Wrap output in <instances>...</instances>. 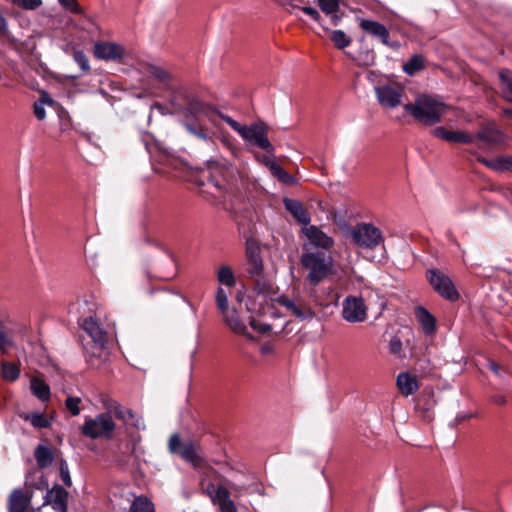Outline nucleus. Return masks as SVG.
<instances>
[{
    "mask_svg": "<svg viewBox=\"0 0 512 512\" xmlns=\"http://www.w3.org/2000/svg\"><path fill=\"white\" fill-rule=\"evenodd\" d=\"M404 110L417 122L425 126H433L442 121L446 105L429 95H419L412 103L403 105Z\"/></svg>",
    "mask_w": 512,
    "mask_h": 512,
    "instance_id": "f257e3e1",
    "label": "nucleus"
},
{
    "mask_svg": "<svg viewBox=\"0 0 512 512\" xmlns=\"http://www.w3.org/2000/svg\"><path fill=\"white\" fill-rule=\"evenodd\" d=\"M172 103L187 119L198 120L199 117L203 116L213 121L214 116L220 117V114H222L214 106L201 101L184 88L175 92Z\"/></svg>",
    "mask_w": 512,
    "mask_h": 512,
    "instance_id": "f03ea898",
    "label": "nucleus"
},
{
    "mask_svg": "<svg viewBox=\"0 0 512 512\" xmlns=\"http://www.w3.org/2000/svg\"><path fill=\"white\" fill-rule=\"evenodd\" d=\"M220 118L234 131H236L246 142L265 150L269 154L273 153L274 146L268 139V127L265 123H253L247 126L240 124L225 114H220Z\"/></svg>",
    "mask_w": 512,
    "mask_h": 512,
    "instance_id": "7ed1b4c3",
    "label": "nucleus"
},
{
    "mask_svg": "<svg viewBox=\"0 0 512 512\" xmlns=\"http://www.w3.org/2000/svg\"><path fill=\"white\" fill-rule=\"evenodd\" d=\"M330 257L324 252L305 253L301 257L302 266L308 270L307 281L310 285L316 286L324 280L331 272Z\"/></svg>",
    "mask_w": 512,
    "mask_h": 512,
    "instance_id": "20e7f679",
    "label": "nucleus"
},
{
    "mask_svg": "<svg viewBox=\"0 0 512 512\" xmlns=\"http://www.w3.org/2000/svg\"><path fill=\"white\" fill-rule=\"evenodd\" d=\"M115 428L116 424L110 414L100 413L94 418H85V421L81 426V434L90 439L110 440L113 438Z\"/></svg>",
    "mask_w": 512,
    "mask_h": 512,
    "instance_id": "39448f33",
    "label": "nucleus"
},
{
    "mask_svg": "<svg viewBox=\"0 0 512 512\" xmlns=\"http://www.w3.org/2000/svg\"><path fill=\"white\" fill-rule=\"evenodd\" d=\"M425 275L434 291L445 300L455 302L460 298L452 279L441 270L430 268L426 270Z\"/></svg>",
    "mask_w": 512,
    "mask_h": 512,
    "instance_id": "423d86ee",
    "label": "nucleus"
},
{
    "mask_svg": "<svg viewBox=\"0 0 512 512\" xmlns=\"http://www.w3.org/2000/svg\"><path fill=\"white\" fill-rule=\"evenodd\" d=\"M374 92L380 106L393 109L401 105L405 87L399 82L388 80L375 86Z\"/></svg>",
    "mask_w": 512,
    "mask_h": 512,
    "instance_id": "0eeeda50",
    "label": "nucleus"
},
{
    "mask_svg": "<svg viewBox=\"0 0 512 512\" xmlns=\"http://www.w3.org/2000/svg\"><path fill=\"white\" fill-rule=\"evenodd\" d=\"M206 165L207 168L202 171V180H200L199 185L205 186L206 183L204 179H206L208 185L213 187L220 195L225 194L227 192V166L224 163L212 159L207 160Z\"/></svg>",
    "mask_w": 512,
    "mask_h": 512,
    "instance_id": "6e6552de",
    "label": "nucleus"
},
{
    "mask_svg": "<svg viewBox=\"0 0 512 512\" xmlns=\"http://www.w3.org/2000/svg\"><path fill=\"white\" fill-rule=\"evenodd\" d=\"M353 242L362 248L374 249L383 243V235L379 228L370 223H359L351 232Z\"/></svg>",
    "mask_w": 512,
    "mask_h": 512,
    "instance_id": "1a4fd4ad",
    "label": "nucleus"
},
{
    "mask_svg": "<svg viewBox=\"0 0 512 512\" xmlns=\"http://www.w3.org/2000/svg\"><path fill=\"white\" fill-rule=\"evenodd\" d=\"M168 451L191 463L194 467H200L204 461L197 453L194 443L192 441L183 442L178 433H174L169 437Z\"/></svg>",
    "mask_w": 512,
    "mask_h": 512,
    "instance_id": "9d476101",
    "label": "nucleus"
},
{
    "mask_svg": "<svg viewBox=\"0 0 512 512\" xmlns=\"http://www.w3.org/2000/svg\"><path fill=\"white\" fill-rule=\"evenodd\" d=\"M343 318L350 323L363 322L367 317V307L361 297L348 296L343 301Z\"/></svg>",
    "mask_w": 512,
    "mask_h": 512,
    "instance_id": "9b49d317",
    "label": "nucleus"
},
{
    "mask_svg": "<svg viewBox=\"0 0 512 512\" xmlns=\"http://www.w3.org/2000/svg\"><path fill=\"white\" fill-rule=\"evenodd\" d=\"M93 54L97 59L122 63L125 49L115 42L99 41L94 45Z\"/></svg>",
    "mask_w": 512,
    "mask_h": 512,
    "instance_id": "f8f14e48",
    "label": "nucleus"
},
{
    "mask_svg": "<svg viewBox=\"0 0 512 512\" xmlns=\"http://www.w3.org/2000/svg\"><path fill=\"white\" fill-rule=\"evenodd\" d=\"M68 491L59 484H54L51 489H47L44 496V505H50L56 512L68 511Z\"/></svg>",
    "mask_w": 512,
    "mask_h": 512,
    "instance_id": "ddd939ff",
    "label": "nucleus"
},
{
    "mask_svg": "<svg viewBox=\"0 0 512 512\" xmlns=\"http://www.w3.org/2000/svg\"><path fill=\"white\" fill-rule=\"evenodd\" d=\"M246 257L247 266L245 271L248 279L251 280L263 273V261L260 248L256 244L247 241Z\"/></svg>",
    "mask_w": 512,
    "mask_h": 512,
    "instance_id": "4468645a",
    "label": "nucleus"
},
{
    "mask_svg": "<svg viewBox=\"0 0 512 512\" xmlns=\"http://www.w3.org/2000/svg\"><path fill=\"white\" fill-rule=\"evenodd\" d=\"M274 301H276L279 305L285 307L292 315H294L296 318L300 320L313 318L315 315L311 307L302 300L295 302L291 300L289 297L281 295L277 297Z\"/></svg>",
    "mask_w": 512,
    "mask_h": 512,
    "instance_id": "2eb2a0df",
    "label": "nucleus"
},
{
    "mask_svg": "<svg viewBox=\"0 0 512 512\" xmlns=\"http://www.w3.org/2000/svg\"><path fill=\"white\" fill-rule=\"evenodd\" d=\"M82 329L91 339L93 347H105L109 342L108 333L92 318H85L81 324Z\"/></svg>",
    "mask_w": 512,
    "mask_h": 512,
    "instance_id": "dca6fc26",
    "label": "nucleus"
},
{
    "mask_svg": "<svg viewBox=\"0 0 512 512\" xmlns=\"http://www.w3.org/2000/svg\"><path fill=\"white\" fill-rule=\"evenodd\" d=\"M360 28L371 36L379 39L385 46L395 48L397 43L390 42V33L385 25L378 21L363 19L360 22Z\"/></svg>",
    "mask_w": 512,
    "mask_h": 512,
    "instance_id": "f3484780",
    "label": "nucleus"
},
{
    "mask_svg": "<svg viewBox=\"0 0 512 512\" xmlns=\"http://www.w3.org/2000/svg\"><path fill=\"white\" fill-rule=\"evenodd\" d=\"M431 134L436 138L450 143L470 144L473 142L472 137L466 132L451 131L443 126L433 128Z\"/></svg>",
    "mask_w": 512,
    "mask_h": 512,
    "instance_id": "a211bd4d",
    "label": "nucleus"
},
{
    "mask_svg": "<svg viewBox=\"0 0 512 512\" xmlns=\"http://www.w3.org/2000/svg\"><path fill=\"white\" fill-rule=\"evenodd\" d=\"M33 493L23 492L21 489H15L8 499L9 512H25L31 502Z\"/></svg>",
    "mask_w": 512,
    "mask_h": 512,
    "instance_id": "6ab92c4d",
    "label": "nucleus"
},
{
    "mask_svg": "<svg viewBox=\"0 0 512 512\" xmlns=\"http://www.w3.org/2000/svg\"><path fill=\"white\" fill-rule=\"evenodd\" d=\"M415 318L420 324L424 334L431 336L435 334L437 329L436 318L423 306H417L415 308Z\"/></svg>",
    "mask_w": 512,
    "mask_h": 512,
    "instance_id": "aec40b11",
    "label": "nucleus"
},
{
    "mask_svg": "<svg viewBox=\"0 0 512 512\" xmlns=\"http://www.w3.org/2000/svg\"><path fill=\"white\" fill-rule=\"evenodd\" d=\"M285 209L291 213V215L303 225H307L310 223V215L304 209L302 203L295 199L284 198L283 200Z\"/></svg>",
    "mask_w": 512,
    "mask_h": 512,
    "instance_id": "412c9836",
    "label": "nucleus"
},
{
    "mask_svg": "<svg viewBox=\"0 0 512 512\" xmlns=\"http://www.w3.org/2000/svg\"><path fill=\"white\" fill-rule=\"evenodd\" d=\"M305 234L309 239L310 243L317 247L328 249L333 245L332 238L328 237L323 231H321L316 226H310L306 228Z\"/></svg>",
    "mask_w": 512,
    "mask_h": 512,
    "instance_id": "4be33fe9",
    "label": "nucleus"
},
{
    "mask_svg": "<svg viewBox=\"0 0 512 512\" xmlns=\"http://www.w3.org/2000/svg\"><path fill=\"white\" fill-rule=\"evenodd\" d=\"M86 362L93 368H99L108 358L107 346L105 347H85Z\"/></svg>",
    "mask_w": 512,
    "mask_h": 512,
    "instance_id": "5701e85b",
    "label": "nucleus"
},
{
    "mask_svg": "<svg viewBox=\"0 0 512 512\" xmlns=\"http://www.w3.org/2000/svg\"><path fill=\"white\" fill-rule=\"evenodd\" d=\"M397 386L404 396L414 394L419 387L417 379L407 372H402L397 376Z\"/></svg>",
    "mask_w": 512,
    "mask_h": 512,
    "instance_id": "b1692460",
    "label": "nucleus"
},
{
    "mask_svg": "<svg viewBox=\"0 0 512 512\" xmlns=\"http://www.w3.org/2000/svg\"><path fill=\"white\" fill-rule=\"evenodd\" d=\"M224 321L226 325L235 333L238 334H244L246 331V325L241 321L239 318L237 311L235 309L233 310H226L225 313H222Z\"/></svg>",
    "mask_w": 512,
    "mask_h": 512,
    "instance_id": "393cba45",
    "label": "nucleus"
},
{
    "mask_svg": "<svg viewBox=\"0 0 512 512\" xmlns=\"http://www.w3.org/2000/svg\"><path fill=\"white\" fill-rule=\"evenodd\" d=\"M499 80L502 97L512 103V71L509 69L500 70Z\"/></svg>",
    "mask_w": 512,
    "mask_h": 512,
    "instance_id": "a878e982",
    "label": "nucleus"
},
{
    "mask_svg": "<svg viewBox=\"0 0 512 512\" xmlns=\"http://www.w3.org/2000/svg\"><path fill=\"white\" fill-rule=\"evenodd\" d=\"M267 167L269 168L271 174L280 182L286 185H293L296 182L295 178L274 160H268Z\"/></svg>",
    "mask_w": 512,
    "mask_h": 512,
    "instance_id": "bb28decb",
    "label": "nucleus"
},
{
    "mask_svg": "<svg viewBox=\"0 0 512 512\" xmlns=\"http://www.w3.org/2000/svg\"><path fill=\"white\" fill-rule=\"evenodd\" d=\"M34 457L38 467L41 469L49 467L54 460V455L50 448L44 445H38L36 447L34 451Z\"/></svg>",
    "mask_w": 512,
    "mask_h": 512,
    "instance_id": "cd10ccee",
    "label": "nucleus"
},
{
    "mask_svg": "<svg viewBox=\"0 0 512 512\" xmlns=\"http://www.w3.org/2000/svg\"><path fill=\"white\" fill-rule=\"evenodd\" d=\"M324 31L330 34V40L333 42L334 46L343 50L348 47L352 40L351 38L342 30H330L328 27L322 25Z\"/></svg>",
    "mask_w": 512,
    "mask_h": 512,
    "instance_id": "c85d7f7f",
    "label": "nucleus"
},
{
    "mask_svg": "<svg viewBox=\"0 0 512 512\" xmlns=\"http://www.w3.org/2000/svg\"><path fill=\"white\" fill-rule=\"evenodd\" d=\"M477 139L485 145H496L502 141V134L494 128H484L477 133Z\"/></svg>",
    "mask_w": 512,
    "mask_h": 512,
    "instance_id": "c756f323",
    "label": "nucleus"
},
{
    "mask_svg": "<svg viewBox=\"0 0 512 512\" xmlns=\"http://www.w3.org/2000/svg\"><path fill=\"white\" fill-rule=\"evenodd\" d=\"M30 388L39 400L46 401L50 398V387L49 385L39 378H33L30 382Z\"/></svg>",
    "mask_w": 512,
    "mask_h": 512,
    "instance_id": "7c9ffc66",
    "label": "nucleus"
},
{
    "mask_svg": "<svg viewBox=\"0 0 512 512\" xmlns=\"http://www.w3.org/2000/svg\"><path fill=\"white\" fill-rule=\"evenodd\" d=\"M250 281L253 283L254 291H256L260 295L267 296L273 292V284L264 275V273L252 278Z\"/></svg>",
    "mask_w": 512,
    "mask_h": 512,
    "instance_id": "2f4dec72",
    "label": "nucleus"
},
{
    "mask_svg": "<svg viewBox=\"0 0 512 512\" xmlns=\"http://www.w3.org/2000/svg\"><path fill=\"white\" fill-rule=\"evenodd\" d=\"M137 441L130 440L127 441L122 449V446L119 445L118 450L119 453L116 456V461L119 465H126L129 462V458L135 454L136 452Z\"/></svg>",
    "mask_w": 512,
    "mask_h": 512,
    "instance_id": "473e14b6",
    "label": "nucleus"
},
{
    "mask_svg": "<svg viewBox=\"0 0 512 512\" xmlns=\"http://www.w3.org/2000/svg\"><path fill=\"white\" fill-rule=\"evenodd\" d=\"M1 375L6 381H16L20 376L19 365L9 361H2L1 363Z\"/></svg>",
    "mask_w": 512,
    "mask_h": 512,
    "instance_id": "72a5a7b5",
    "label": "nucleus"
},
{
    "mask_svg": "<svg viewBox=\"0 0 512 512\" xmlns=\"http://www.w3.org/2000/svg\"><path fill=\"white\" fill-rule=\"evenodd\" d=\"M103 405L104 408L106 409L105 413H109L111 417L115 416L117 419L121 421L126 417V411H128L129 409L112 399L105 400Z\"/></svg>",
    "mask_w": 512,
    "mask_h": 512,
    "instance_id": "f704fd0d",
    "label": "nucleus"
},
{
    "mask_svg": "<svg viewBox=\"0 0 512 512\" xmlns=\"http://www.w3.org/2000/svg\"><path fill=\"white\" fill-rule=\"evenodd\" d=\"M146 71L149 76L161 84H168L171 81V74L159 66L149 64Z\"/></svg>",
    "mask_w": 512,
    "mask_h": 512,
    "instance_id": "c9c22d12",
    "label": "nucleus"
},
{
    "mask_svg": "<svg viewBox=\"0 0 512 512\" xmlns=\"http://www.w3.org/2000/svg\"><path fill=\"white\" fill-rule=\"evenodd\" d=\"M217 280L220 284L227 287H234L236 285L234 272L229 266L226 265H223L218 269Z\"/></svg>",
    "mask_w": 512,
    "mask_h": 512,
    "instance_id": "e433bc0d",
    "label": "nucleus"
},
{
    "mask_svg": "<svg viewBox=\"0 0 512 512\" xmlns=\"http://www.w3.org/2000/svg\"><path fill=\"white\" fill-rule=\"evenodd\" d=\"M424 68V60L421 55H413L404 65L403 70L408 75H414L416 72Z\"/></svg>",
    "mask_w": 512,
    "mask_h": 512,
    "instance_id": "4c0bfd02",
    "label": "nucleus"
},
{
    "mask_svg": "<svg viewBox=\"0 0 512 512\" xmlns=\"http://www.w3.org/2000/svg\"><path fill=\"white\" fill-rule=\"evenodd\" d=\"M72 57L75 63L80 67L82 74L90 73L91 67L89 65L88 57L82 50L74 49L72 52Z\"/></svg>",
    "mask_w": 512,
    "mask_h": 512,
    "instance_id": "58836bf2",
    "label": "nucleus"
},
{
    "mask_svg": "<svg viewBox=\"0 0 512 512\" xmlns=\"http://www.w3.org/2000/svg\"><path fill=\"white\" fill-rule=\"evenodd\" d=\"M130 512H154L153 504L145 497H138L132 502Z\"/></svg>",
    "mask_w": 512,
    "mask_h": 512,
    "instance_id": "ea45409f",
    "label": "nucleus"
},
{
    "mask_svg": "<svg viewBox=\"0 0 512 512\" xmlns=\"http://www.w3.org/2000/svg\"><path fill=\"white\" fill-rule=\"evenodd\" d=\"M14 346L13 339L8 334L3 324L0 322V352L1 354H7L9 349Z\"/></svg>",
    "mask_w": 512,
    "mask_h": 512,
    "instance_id": "a19ab883",
    "label": "nucleus"
},
{
    "mask_svg": "<svg viewBox=\"0 0 512 512\" xmlns=\"http://www.w3.org/2000/svg\"><path fill=\"white\" fill-rule=\"evenodd\" d=\"M122 421L126 425L133 426V427H135L137 429H144L145 428V424H144L143 418L141 416L137 415L131 409H128V411H126V417L124 419H122Z\"/></svg>",
    "mask_w": 512,
    "mask_h": 512,
    "instance_id": "79ce46f5",
    "label": "nucleus"
},
{
    "mask_svg": "<svg viewBox=\"0 0 512 512\" xmlns=\"http://www.w3.org/2000/svg\"><path fill=\"white\" fill-rule=\"evenodd\" d=\"M215 301L221 313H225V311L228 310V296L223 288H217Z\"/></svg>",
    "mask_w": 512,
    "mask_h": 512,
    "instance_id": "37998d69",
    "label": "nucleus"
},
{
    "mask_svg": "<svg viewBox=\"0 0 512 512\" xmlns=\"http://www.w3.org/2000/svg\"><path fill=\"white\" fill-rule=\"evenodd\" d=\"M318 5L325 14H334L339 10V0H318Z\"/></svg>",
    "mask_w": 512,
    "mask_h": 512,
    "instance_id": "c03bdc74",
    "label": "nucleus"
},
{
    "mask_svg": "<svg viewBox=\"0 0 512 512\" xmlns=\"http://www.w3.org/2000/svg\"><path fill=\"white\" fill-rule=\"evenodd\" d=\"M184 127L190 134L196 136L197 138H200L203 140L209 139V134H208L207 129H205L201 126H195L192 123H184Z\"/></svg>",
    "mask_w": 512,
    "mask_h": 512,
    "instance_id": "a18cd8bd",
    "label": "nucleus"
},
{
    "mask_svg": "<svg viewBox=\"0 0 512 512\" xmlns=\"http://www.w3.org/2000/svg\"><path fill=\"white\" fill-rule=\"evenodd\" d=\"M389 351L391 354L395 355L398 358H402L403 355V349H402V341L400 337L397 335L393 336L389 341Z\"/></svg>",
    "mask_w": 512,
    "mask_h": 512,
    "instance_id": "49530a36",
    "label": "nucleus"
},
{
    "mask_svg": "<svg viewBox=\"0 0 512 512\" xmlns=\"http://www.w3.org/2000/svg\"><path fill=\"white\" fill-rule=\"evenodd\" d=\"M59 472H60V478L67 487L72 486V480L68 468L67 461L65 459H61L59 462Z\"/></svg>",
    "mask_w": 512,
    "mask_h": 512,
    "instance_id": "de8ad7c7",
    "label": "nucleus"
},
{
    "mask_svg": "<svg viewBox=\"0 0 512 512\" xmlns=\"http://www.w3.org/2000/svg\"><path fill=\"white\" fill-rule=\"evenodd\" d=\"M30 422L35 428H48L50 426V421L42 413H33Z\"/></svg>",
    "mask_w": 512,
    "mask_h": 512,
    "instance_id": "09e8293b",
    "label": "nucleus"
},
{
    "mask_svg": "<svg viewBox=\"0 0 512 512\" xmlns=\"http://www.w3.org/2000/svg\"><path fill=\"white\" fill-rule=\"evenodd\" d=\"M81 403V399L79 397L69 396L65 400V406L67 410L73 415L77 416L80 413L79 404Z\"/></svg>",
    "mask_w": 512,
    "mask_h": 512,
    "instance_id": "8fccbe9b",
    "label": "nucleus"
},
{
    "mask_svg": "<svg viewBox=\"0 0 512 512\" xmlns=\"http://www.w3.org/2000/svg\"><path fill=\"white\" fill-rule=\"evenodd\" d=\"M12 3L26 10H35L42 5V0H11Z\"/></svg>",
    "mask_w": 512,
    "mask_h": 512,
    "instance_id": "3c124183",
    "label": "nucleus"
},
{
    "mask_svg": "<svg viewBox=\"0 0 512 512\" xmlns=\"http://www.w3.org/2000/svg\"><path fill=\"white\" fill-rule=\"evenodd\" d=\"M58 1L65 9H67L75 14L82 13V8L80 7L77 0H58Z\"/></svg>",
    "mask_w": 512,
    "mask_h": 512,
    "instance_id": "603ef678",
    "label": "nucleus"
},
{
    "mask_svg": "<svg viewBox=\"0 0 512 512\" xmlns=\"http://www.w3.org/2000/svg\"><path fill=\"white\" fill-rule=\"evenodd\" d=\"M0 39H11V33L8 29V22L3 14L0 12Z\"/></svg>",
    "mask_w": 512,
    "mask_h": 512,
    "instance_id": "864d4df0",
    "label": "nucleus"
},
{
    "mask_svg": "<svg viewBox=\"0 0 512 512\" xmlns=\"http://www.w3.org/2000/svg\"><path fill=\"white\" fill-rule=\"evenodd\" d=\"M306 15H308L309 17H311L314 21H316L317 23H319L321 26L323 25L322 23V18H321V15L320 13L313 7H310V6H303L300 8Z\"/></svg>",
    "mask_w": 512,
    "mask_h": 512,
    "instance_id": "5fc2aeb1",
    "label": "nucleus"
},
{
    "mask_svg": "<svg viewBox=\"0 0 512 512\" xmlns=\"http://www.w3.org/2000/svg\"><path fill=\"white\" fill-rule=\"evenodd\" d=\"M216 497H217V500L219 502V505L231 500L230 499V492L224 486H219L216 489Z\"/></svg>",
    "mask_w": 512,
    "mask_h": 512,
    "instance_id": "6e6d98bb",
    "label": "nucleus"
},
{
    "mask_svg": "<svg viewBox=\"0 0 512 512\" xmlns=\"http://www.w3.org/2000/svg\"><path fill=\"white\" fill-rule=\"evenodd\" d=\"M251 327L256 330L257 332L261 334H266L271 331V325L266 323H261L259 321H256L255 319H252L250 321Z\"/></svg>",
    "mask_w": 512,
    "mask_h": 512,
    "instance_id": "4d7b16f0",
    "label": "nucleus"
},
{
    "mask_svg": "<svg viewBox=\"0 0 512 512\" xmlns=\"http://www.w3.org/2000/svg\"><path fill=\"white\" fill-rule=\"evenodd\" d=\"M33 112L38 120H44L46 118V111L44 105L38 102L33 104Z\"/></svg>",
    "mask_w": 512,
    "mask_h": 512,
    "instance_id": "13d9d810",
    "label": "nucleus"
},
{
    "mask_svg": "<svg viewBox=\"0 0 512 512\" xmlns=\"http://www.w3.org/2000/svg\"><path fill=\"white\" fill-rule=\"evenodd\" d=\"M36 102L41 103L42 105H49V106H52L54 104V100L51 98V96L46 91L41 92L40 97Z\"/></svg>",
    "mask_w": 512,
    "mask_h": 512,
    "instance_id": "bf43d9fd",
    "label": "nucleus"
},
{
    "mask_svg": "<svg viewBox=\"0 0 512 512\" xmlns=\"http://www.w3.org/2000/svg\"><path fill=\"white\" fill-rule=\"evenodd\" d=\"M490 402L499 406H504L507 404V399L504 395H492L489 398Z\"/></svg>",
    "mask_w": 512,
    "mask_h": 512,
    "instance_id": "052dcab7",
    "label": "nucleus"
},
{
    "mask_svg": "<svg viewBox=\"0 0 512 512\" xmlns=\"http://www.w3.org/2000/svg\"><path fill=\"white\" fill-rule=\"evenodd\" d=\"M222 512H237L236 506L232 500L220 504Z\"/></svg>",
    "mask_w": 512,
    "mask_h": 512,
    "instance_id": "680f3d73",
    "label": "nucleus"
},
{
    "mask_svg": "<svg viewBox=\"0 0 512 512\" xmlns=\"http://www.w3.org/2000/svg\"><path fill=\"white\" fill-rule=\"evenodd\" d=\"M494 374L500 376L501 366L493 360L488 362L487 366Z\"/></svg>",
    "mask_w": 512,
    "mask_h": 512,
    "instance_id": "e2e57ef3",
    "label": "nucleus"
},
{
    "mask_svg": "<svg viewBox=\"0 0 512 512\" xmlns=\"http://www.w3.org/2000/svg\"><path fill=\"white\" fill-rule=\"evenodd\" d=\"M35 488L38 490H43L48 488L47 479L44 476H41L39 481L36 483Z\"/></svg>",
    "mask_w": 512,
    "mask_h": 512,
    "instance_id": "0e129e2a",
    "label": "nucleus"
},
{
    "mask_svg": "<svg viewBox=\"0 0 512 512\" xmlns=\"http://www.w3.org/2000/svg\"><path fill=\"white\" fill-rule=\"evenodd\" d=\"M331 15H332V17H331L332 25L337 26L340 22V17L336 13L331 14Z\"/></svg>",
    "mask_w": 512,
    "mask_h": 512,
    "instance_id": "69168bd1",
    "label": "nucleus"
},
{
    "mask_svg": "<svg viewBox=\"0 0 512 512\" xmlns=\"http://www.w3.org/2000/svg\"><path fill=\"white\" fill-rule=\"evenodd\" d=\"M470 417H471V415H467V414H465V415H460V416H457V417H456L455 421H456L457 423H460V422H462V421H465V420L469 419Z\"/></svg>",
    "mask_w": 512,
    "mask_h": 512,
    "instance_id": "338daca9",
    "label": "nucleus"
},
{
    "mask_svg": "<svg viewBox=\"0 0 512 512\" xmlns=\"http://www.w3.org/2000/svg\"><path fill=\"white\" fill-rule=\"evenodd\" d=\"M164 251L171 258V260L176 264L177 259H176L175 255L168 249H164Z\"/></svg>",
    "mask_w": 512,
    "mask_h": 512,
    "instance_id": "774afa93",
    "label": "nucleus"
}]
</instances>
